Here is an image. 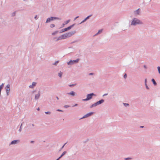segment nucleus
Instances as JSON below:
<instances>
[{
	"label": "nucleus",
	"instance_id": "1",
	"mask_svg": "<svg viewBox=\"0 0 160 160\" xmlns=\"http://www.w3.org/2000/svg\"><path fill=\"white\" fill-rule=\"evenodd\" d=\"M75 33V31H72L71 32L66 33L61 35L62 39H66L68 38L71 36Z\"/></svg>",
	"mask_w": 160,
	"mask_h": 160
},
{
	"label": "nucleus",
	"instance_id": "2",
	"mask_svg": "<svg viewBox=\"0 0 160 160\" xmlns=\"http://www.w3.org/2000/svg\"><path fill=\"white\" fill-rule=\"evenodd\" d=\"M142 23V22L139 20L135 18L133 20L131 24L132 25H135L138 24H141Z\"/></svg>",
	"mask_w": 160,
	"mask_h": 160
},
{
	"label": "nucleus",
	"instance_id": "3",
	"mask_svg": "<svg viewBox=\"0 0 160 160\" xmlns=\"http://www.w3.org/2000/svg\"><path fill=\"white\" fill-rule=\"evenodd\" d=\"M94 95V94L92 93L90 94H88L86 98L83 99V100L84 101H87L89 100H90V99L92 98V96Z\"/></svg>",
	"mask_w": 160,
	"mask_h": 160
},
{
	"label": "nucleus",
	"instance_id": "4",
	"mask_svg": "<svg viewBox=\"0 0 160 160\" xmlns=\"http://www.w3.org/2000/svg\"><path fill=\"white\" fill-rule=\"evenodd\" d=\"M79 61V59H77L76 60H71L69 62H68V65H71L73 64L77 63Z\"/></svg>",
	"mask_w": 160,
	"mask_h": 160
},
{
	"label": "nucleus",
	"instance_id": "5",
	"mask_svg": "<svg viewBox=\"0 0 160 160\" xmlns=\"http://www.w3.org/2000/svg\"><path fill=\"white\" fill-rule=\"evenodd\" d=\"M54 19H59V18L56 17H52L50 18H47L46 22H50V21L53 20Z\"/></svg>",
	"mask_w": 160,
	"mask_h": 160
},
{
	"label": "nucleus",
	"instance_id": "6",
	"mask_svg": "<svg viewBox=\"0 0 160 160\" xmlns=\"http://www.w3.org/2000/svg\"><path fill=\"white\" fill-rule=\"evenodd\" d=\"M10 85L8 84L7 85L6 87V90L8 95V93H9L10 90Z\"/></svg>",
	"mask_w": 160,
	"mask_h": 160
},
{
	"label": "nucleus",
	"instance_id": "7",
	"mask_svg": "<svg viewBox=\"0 0 160 160\" xmlns=\"http://www.w3.org/2000/svg\"><path fill=\"white\" fill-rule=\"evenodd\" d=\"M93 113V112H91L88 113V114H86V115H84L83 117V118H87L89 116H90L91 115H92Z\"/></svg>",
	"mask_w": 160,
	"mask_h": 160
},
{
	"label": "nucleus",
	"instance_id": "8",
	"mask_svg": "<svg viewBox=\"0 0 160 160\" xmlns=\"http://www.w3.org/2000/svg\"><path fill=\"white\" fill-rule=\"evenodd\" d=\"M104 102V100L103 99H102L99 101H98L97 102V105H99L102 103H103Z\"/></svg>",
	"mask_w": 160,
	"mask_h": 160
},
{
	"label": "nucleus",
	"instance_id": "9",
	"mask_svg": "<svg viewBox=\"0 0 160 160\" xmlns=\"http://www.w3.org/2000/svg\"><path fill=\"white\" fill-rule=\"evenodd\" d=\"M19 140H13V141H12L11 143V144H15L17 142H19Z\"/></svg>",
	"mask_w": 160,
	"mask_h": 160
},
{
	"label": "nucleus",
	"instance_id": "10",
	"mask_svg": "<svg viewBox=\"0 0 160 160\" xmlns=\"http://www.w3.org/2000/svg\"><path fill=\"white\" fill-rule=\"evenodd\" d=\"M68 94L72 96H74L75 95V93L73 91H72L68 93Z\"/></svg>",
	"mask_w": 160,
	"mask_h": 160
},
{
	"label": "nucleus",
	"instance_id": "11",
	"mask_svg": "<svg viewBox=\"0 0 160 160\" xmlns=\"http://www.w3.org/2000/svg\"><path fill=\"white\" fill-rule=\"evenodd\" d=\"M140 10L139 9H138L134 13L136 15H138L139 14V12H140Z\"/></svg>",
	"mask_w": 160,
	"mask_h": 160
},
{
	"label": "nucleus",
	"instance_id": "12",
	"mask_svg": "<svg viewBox=\"0 0 160 160\" xmlns=\"http://www.w3.org/2000/svg\"><path fill=\"white\" fill-rule=\"evenodd\" d=\"M36 85V83L35 82H33L32 85L29 86L30 88H33V87L35 86Z\"/></svg>",
	"mask_w": 160,
	"mask_h": 160
},
{
	"label": "nucleus",
	"instance_id": "13",
	"mask_svg": "<svg viewBox=\"0 0 160 160\" xmlns=\"http://www.w3.org/2000/svg\"><path fill=\"white\" fill-rule=\"evenodd\" d=\"M39 96H40V94L39 93H38V94L36 95L35 96V99L36 100H37L38 99V98L39 97Z\"/></svg>",
	"mask_w": 160,
	"mask_h": 160
},
{
	"label": "nucleus",
	"instance_id": "14",
	"mask_svg": "<svg viewBox=\"0 0 160 160\" xmlns=\"http://www.w3.org/2000/svg\"><path fill=\"white\" fill-rule=\"evenodd\" d=\"M62 39L61 36H60L56 40V41H58L59 40Z\"/></svg>",
	"mask_w": 160,
	"mask_h": 160
},
{
	"label": "nucleus",
	"instance_id": "15",
	"mask_svg": "<svg viewBox=\"0 0 160 160\" xmlns=\"http://www.w3.org/2000/svg\"><path fill=\"white\" fill-rule=\"evenodd\" d=\"M73 25H72L67 28L68 30H70L73 26Z\"/></svg>",
	"mask_w": 160,
	"mask_h": 160
},
{
	"label": "nucleus",
	"instance_id": "16",
	"mask_svg": "<svg viewBox=\"0 0 160 160\" xmlns=\"http://www.w3.org/2000/svg\"><path fill=\"white\" fill-rule=\"evenodd\" d=\"M4 86L3 83H2L1 85L0 86V92L1 91L2 89V88Z\"/></svg>",
	"mask_w": 160,
	"mask_h": 160
},
{
	"label": "nucleus",
	"instance_id": "17",
	"mask_svg": "<svg viewBox=\"0 0 160 160\" xmlns=\"http://www.w3.org/2000/svg\"><path fill=\"white\" fill-rule=\"evenodd\" d=\"M152 82H153V83L154 84V85H156V83L155 80H154V79H152Z\"/></svg>",
	"mask_w": 160,
	"mask_h": 160
},
{
	"label": "nucleus",
	"instance_id": "18",
	"mask_svg": "<svg viewBox=\"0 0 160 160\" xmlns=\"http://www.w3.org/2000/svg\"><path fill=\"white\" fill-rule=\"evenodd\" d=\"M62 72H60L59 73H58V75L60 77H62Z\"/></svg>",
	"mask_w": 160,
	"mask_h": 160
},
{
	"label": "nucleus",
	"instance_id": "19",
	"mask_svg": "<svg viewBox=\"0 0 160 160\" xmlns=\"http://www.w3.org/2000/svg\"><path fill=\"white\" fill-rule=\"evenodd\" d=\"M97 105V102H96V103H94V104H92V105L91 106V108H92V107H93L96 106Z\"/></svg>",
	"mask_w": 160,
	"mask_h": 160
},
{
	"label": "nucleus",
	"instance_id": "20",
	"mask_svg": "<svg viewBox=\"0 0 160 160\" xmlns=\"http://www.w3.org/2000/svg\"><path fill=\"white\" fill-rule=\"evenodd\" d=\"M70 21V20H67V21H66L65 22V24H68Z\"/></svg>",
	"mask_w": 160,
	"mask_h": 160
},
{
	"label": "nucleus",
	"instance_id": "21",
	"mask_svg": "<svg viewBox=\"0 0 160 160\" xmlns=\"http://www.w3.org/2000/svg\"><path fill=\"white\" fill-rule=\"evenodd\" d=\"M102 29L99 30L98 31V32L97 33V34H98L101 32H102Z\"/></svg>",
	"mask_w": 160,
	"mask_h": 160
},
{
	"label": "nucleus",
	"instance_id": "22",
	"mask_svg": "<svg viewBox=\"0 0 160 160\" xmlns=\"http://www.w3.org/2000/svg\"><path fill=\"white\" fill-rule=\"evenodd\" d=\"M54 26H55V25L54 24H51L50 25V27L51 28H53V27H54Z\"/></svg>",
	"mask_w": 160,
	"mask_h": 160
},
{
	"label": "nucleus",
	"instance_id": "23",
	"mask_svg": "<svg viewBox=\"0 0 160 160\" xmlns=\"http://www.w3.org/2000/svg\"><path fill=\"white\" fill-rule=\"evenodd\" d=\"M57 32H58V31H56V32H55L52 33V35H55V34H56V33H57Z\"/></svg>",
	"mask_w": 160,
	"mask_h": 160
},
{
	"label": "nucleus",
	"instance_id": "24",
	"mask_svg": "<svg viewBox=\"0 0 160 160\" xmlns=\"http://www.w3.org/2000/svg\"><path fill=\"white\" fill-rule=\"evenodd\" d=\"M67 30H67V28H65L63 29V32H65V31H67Z\"/></svg>",
	"mask_w": 160,
	"mask_h": 160
},
{
	"label": "nucleus",
	"instance_id": "25",
	"mask_svg": "<svg viewBox=\"0 0 160 160\" xmlns=\"http://www.w3.org/2000/svg\"><path fill=\"white\" fill-rule=\"evenodd\" d=\"M58 62H59L58 61H57L56 62L53 64L54 65H56L58 63Z\"/></svg>",
	"mask_w": 160,
	"mask_h": 160
},
{
	"label": "nucleus",
	"instance_id": "26",
	"mask_svg": "<svg viewBox=\"0 0 160 160\" xmlns=\"http://www.w3.org/2000/svg\"><path fill=\"white\" fill-rule=\"evenodd\" d=\"M124 104L125 106H128L129 105V104L128 103H124Z\"/></svg>",
	"mask_w": 160,
	"mask_h": 160
},
{
	"label": "nucleus",
	"instance_id": "27",
	"mask_svg": "<svg viewBox=\"0 0 160 160\" xmlns=\"http://www.w3.org/2000/svg\"><path fill=\"white\" fill-rule=\"evenodd\" d=\"M127 77V75L126 74H125L124 75V78H126Z\"/></svg>",
	"mask_w": 160,
	"mask_h": 160
},
{
	"label": "nucleus",
	"instance_id": "28",
	"mask_svg": "<svg viewBox=\"0 0 160 160\" xmlns=\"http://www.w3.org/2000/svg\"><path fill=\"white\" fill-rule=\"evenodd\" d=\"M45 113L46 114H50V112H45Z\"/></svg>",
	"mask_w": 160,
	"mask_h": 160
},
{
	"label": "nucleus",
	"instance_id": "29",
	"mask_svg": "<svg viewBox=\"0 0 160 160\" xmlns=\"http://www.w3.org/2000/svg\"><path fill=\"white\" fill-rule=\"evenodd\" d=\"M90 17V16H88V17H87L86 18V19H85V20H86V19H88V18H89V17Z\"/></svg>",
	"mask_w": 160,
	"mask_h": 160
},
{
	"label": "nucleus",
	"instance_id": "30",
	"mask_svg": "<svg viewBox=\"0 0 160 160\" xmlns=\"http://www.w3.org/2000/svg\"><path fill=\"white\" fill-rule=\"evenodd\" d=\"M146 85V88H147V89H149V88H148V87L147 86V84H146V85Z\"/></svg>",
	"mask_w": 160,
	"mask_h": 160
},
{
	"label": "nucleus",
	"instance_id": "31",
	"mask_svg": "<svg viewBox=\"0 0 160 160\" xmlns=\"http://www.w3.org/2000/svg\"><path fill=\"white\" fill-rule=\"evenodd\" d=\"M74 84H72V85H69V86H70V87H71V86H74Z\"/></svg>",
	"mask_w": 160,
	"mask_h": 160
},
{
	"label": "nucleus",
	"instance_id": "32",
	"mask_svg": "<svg viewBox=\"0 0 160 160\" xmlns=\"http://www.w3.org/2000/svg\"><path fill=\"white\" fill-rule=\"evenodd\" d=\"M57 111H62V110L60 109H58L57 110Z\"/></svg>",
	"mask_w": 160,
	"mask_h": 160
},
{
	"label": "nucleus",
	"instance_id": "33",
	"mask_svg": "<svg viewBox=\"0 0 160 160\" xmlns=\"http://www.w3.org/2000/svg\"><path fill=\"white\" fill-rule=\"evenodd\" d=\"M65 107H66V108H67V107H69V106H65Z\"/></svg>",
	"mask_w": 160,
	"mask_h": 160
},
{
	"label": "nucleus",
	"instance_id": "34",
	"mask_svg": "<svg viewBox=\"0 0 160 160\" xmlns=\"http://www.w3.org/2000/svg\"><path fill=\"white\" fill-rule=\"evenodd\" d=\"M89 75H93V73H91L89 74Z\"/></svg>",
	"mask_w": 160,
	"mask_h": 160
},
{
	"label": "nucleus",
	"instance_id": "35",
	"mask_svg": "<svg viewBox=\"0 0 160 160\" xmlns=\"http://www.w3.org/2000/svg\"><path fill=\"white\" fill-rule=\"evenodd\" d=\"M146 81H147V79H146L145 80V84H146Z\"/></svg>",
	"mask_w": 160,
	"mask_h": 160
},
{
	"label": "nucleus",
	"instance_id": "36",
	"mask_svg": "<svg viewBox=\"0 0 160 160\" xmlns=\"http://www.w3.org/2000/svg\"><path fill=\"white\" fill-rule=\"evenodd\" d=\"M37 17V16H36L35 17V19H36Z\"/></svg>",
	"mask_w": 160,
	"mask_h": 160
},
{
	"label": "nucleus",
	"instance_id": "37",
	"mask_svg": "<svg viewBox=\"0 0 160 160\" xmlns=\"http://www.w3.org/2000/svg\"><path fill=\"white\" fill-rule=\"evenodd\" d=\"M78 17H76L75 18V19H76V18H78Z\"/></svg>",
	"mask_w": 160,
	"mask_h": 160
},
{
	"label": "nucleus",
	"instance_id": "38",
	"mask_svg": "<svg viewBox=\"0 0 160 160\" xmlns=\"http://www.w3.org/2000/svg\"><path fill=\"white\" fill-rule=\"evenodd\" d=\"M37 110L39 111V108H38V109H37Z\"/></svg>",
	"mask_w": 160,
	"mask_h": 160
},
{
	"label": "nucleus",
	"instance_id": "39",
	"mask_svg": "<svg viewBox=\"0 0 160 160\" xmlns=\"http://www.w3.org/2000/svg\"><path fill=\"white\" fill-rule=\"evenodd\" d=\"M56 98H57L58 99V97H56Z\"/></svg>",
	"mask_w": 160,
	"mask_h": 160
},
{
	"label": "nucleus",
	"instance_id": "40",
	"mask_svg": "<svg viewBox=\"0 0 160 160\" xmlns=\"http://www.w3.org/2000/svg\"><path fill=\"white\" fill-rule=\"evenodd\" d=\"M140 127L142 128L143 127V126H141Z\"/></svg>",
	"mask_w": 160,
	"mask_h": 160
},
{
	"label": "nucleus",
	"instance_id": "41",
	"mask_svg": "<svg viewBox=\"0 0 160 160\" xmlns=\"http://www.w3.org/2000/svg\"><path fill=\"white\" fill-rule=\"evenodd\" d=\"M126 160H127L128 159V158H126L125 159Z\"/></svg>",
	"mask_w": 160,
	"mask_h": 160
},
{
	"label": "nucleus",
	"instance_id": "42",
	"mask_svg": "<svg viewBox=\"0 0 160 160\" xmlns=\"http://www.w3.org/2000/svg\"><path fill=\"white\" fill-rule=\"evenodd\" d=\"M77 104H76L75 106H77Z\"/></svg>",
	"mask_w": 160,
	"mask_h": 160
}]
</instances>
